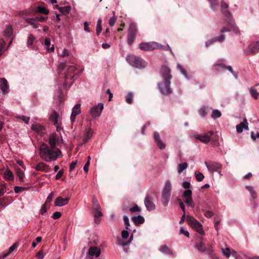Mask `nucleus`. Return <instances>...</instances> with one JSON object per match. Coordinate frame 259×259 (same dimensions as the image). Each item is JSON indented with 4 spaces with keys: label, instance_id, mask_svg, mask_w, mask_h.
<instances>
[{
    "label": "nucleus",
    "instance_id": "nucleus-59",
    "mask_svg": "<svg viewBox=\"0 0 259 259\" xmlns=\"http://www.w3.org/2000/svg\"><path fill=\"white\" fill-rule=\"evenodd\" d=\"M116 18L114 16L111 17L109 20V25L110 26H113L114 25V24L116 22Z\"/></svg>",
    "mask_w": 259,
    "mask_h": 259
},
{
    "label": "nucleus",
    "instance_id": "nucleus-7",
    "mask_svg": "<svg viewBox=\"0 0 259 259\" xmlns=\"http://www.w3.org/2000/svg\"><path fill=\"white\" fill-rule=\"evenodd\" d=\"M187 221L189 224L197 232L200 234H203L204 231L203 230L202 226L201 224L196 220L194 217L188 215L186 218Z\"/></svg>",
    "mask_w": 259,
    "mask_h": 259
},
{
    "label": "nucleus",
    "instance_id": "nucleus-53",
    "mask_svg": "<svg viewBox=\"0 0 259 259\" xmlns=\"http://www.w3.org/2000/svg\"><path fill=\"white\" fill-rule=\"evenodd\" d=\"M26 189V188L23 187L15 186L14 187V191L16 193H19Z\"/></svg>",
    "mask_w": 259,
    "mask_h": 259
},
{
    "label": "nucleus",
    "instance_id": "nucleus-8",
    "mask_svg": "<svg viewBox=\"0 0 259 259\" xmlns=\"http://www.w3.org/2000/svg\"><path fill=\"white\" fill-rule=\"evenodd\" d=\"M213 133L214 132L212 131H209L203 135H194L193 137L201 142L207 144L210 141L211 136Z\"/></svg>",
    "mask_w": 259,
    "mask_h": 259
},
{
    "label": "nucleus",
    "instance_id": "nucleus-52",
    "mask_svg": "<svg viewBox=\"0 0 259 259\" xmlns=\"http://www.w3.org/2000/svg\"><path fill=\"white\" fill-rule=\"evenodd\" d=\"M18 247V243H14L9 249L8 252H7L8 254H10L12 251H13L15 249H16Z\"/></svg>",
    "mask_w": 259,
    "mask_h": 259
},
{
    "label": "nucleus",
    "instance_id": "nucleus-21",
    "mask_svg": "<svg viewBox=\"0 0 259 259\" xmlns=\"http://www.w3.org/2000/svg\"><path fill=\"white\" fill-rule=\"evenodd\" d=\"M195 248L198 250V251L200 252H204L207 250V248L204 244V243L202 241V239H200L197 242L195 245Z\"/></svg>",
    "mask_w": 259,
    "mask_h": 259
},
{
    "label": "nucleus",
    "instance_id": "nucleus-56",
    "mask_svg": "<svg viewBox=\"0 0 259 259\" xmlns=\"http://www.w3.org/2000/svg\"><path fill=\"white\" fill-rule=\"evenodd\" d=\"M64 174V170L63 169H61L60 170L57 175L55 176L56 180H59L60 179L63 175Z\"/></svg>",
    "mask_w": 259,
    "mask_h": 259
},
{
    "label": "nucleus",
    "instance_id": "nucleus-45",
    "mask_svg": "<svg viewBox=\"0 0 259 259\" xmlns=\"http://www.w3.org/2000/svg\"><path fill=\"white\" fill-rule=\"evenodd\" d=\"M185 203L189 207L193 208L194 207V203L192 199V197L186 198L185 200Z\"/></svg>",
    "mask_w": 259,
    "mask_h": 259
},
{
    "label": "nucleus",
    "instance_id": "nucleus-63",
    "mask_svg": "<svg viewBox=\"0 0 259 259\" xmlns=\"http://www.w3.org/2000/svg\"><path fill=\"white\" fill-rule=\"evenodd\" d=\"M129 234L127 230H123L121 233L122 237L126 239L128 237Z\"/></svg>",
    "mask_w": 259,
    "mask_h": 259
},
{
    "label": "nucleus",
    "instance_id": "nucleus-47",
    "mask_svg": "<svg viewBox=\"0 0 259 259\" xmlns=\"http://www.w3.org/2000/svg\"><path fill=\"white\" fill-rule=\"evenodd\" d=\"M35 39V38L32 34H29L28 37L27 46L29 47L31 46Z\"/></svg>",
    "mask_w": 259,
    "mask_h": 259
},
{
    "label": "nucleus",
    "instance_id": "nucleus-37",
    "mask_svg": "<svg viewBox=\"0 0 259 259\" xmlns=\"http://www.w3.org/2000/svg\"><path fill=\"white\" fill-rule=\"evenodd\" d=\"M177 68L180 71V72L182 73V74L184 75V76L187 78V79L189 78V77L188 76L187 71L186 69L180 64H177Z\"/></svg>",
    "mask_w": 259,
    "mask_h": 259
},
{
    "label": "nucleus",
    "instance_id": "nucleus-46",
    "mask_svg": "<svg viewBox=\"0 0 259 259\" xmlns=\"http://www.w3.org/2000/svg\"><path fill=\"white\" fill-rule=\"evenodd\" d=\"M192 192L191 190H185L182 195V197L185 198V199L192 197Z\"/></svg>",
    "mask_w": 259,
    "mask_h": 259
},
{
    "label": "nucleus",
    "instance_id": "nucleus-60",
    "mask_svg": "<svg viewBox=\"0 0 259 259\" xmlns=\"http://www.w3.org/2000/svg\"><path fill=\"white\" fill-rule=\"evenodd\" d=\"M180 234H184L187 237H189V233L188 231L185 230L182 227L181 228L180 230Z\"/></svg>",
    "mask_w": 259,
    "mask_h": 259
},
{
    "label": "nucleus",
    "instance_id": "nucleus-25",
    "mask_svg": "<svg viewBox=\"0 0 259 259\" xmlns=\"http://www.w3.org/2000/svg\"><path fill=\"white\" fill-rule=\"evenodd\" d=\"M4 177L6 180L13 181L14 180V175L10 169H7L4 172Z\"/></svg>",
    "mask_w": 259,
    "mask_h": 259
},
{
    "label": "nucleus",
    "instance_id": "nucleus-18",
    "mask_svg": "<svg viewBox=\"0 0 259 259\" xmlns=\"http://www.w3.org/2000/svg\"><path fill=\"white\" fill-rule=\"evenodd\" d=\"M69 200V198L68 197L63 198L60 196H58L55 201V205L59 207L63 206L68 204Z\"/></svg>",
    "mask_w": 259,
    "mask_h": 259
},
{
    "label": "nucleus",
    "instance_id": "nucleus-6",
    "mask_svg": "<svg viewBox=\"0 0 259 259\" xmlns=\"http://www.w3.org/2000/svg\"><path fill=\"white\" fill-rule=\"evenodd\" d=\"M138 29L135 24H131L128 27L127 31V42L129 46H131L135 41Z\"/></svg>",
    "mask_w": 259,
    "mask_h": 259
},
{
    "label": "nucleus",
    "instance_id": "nucleus-50",
    "mask_svg": "<svg viewBox=\"0 0 259 259\" xmlns=\"http://www.w3.org/2000/svg\"><path fill=\"white\" fill-rule=\"evenodd\" d=\"M223 254L226 257L229 258L230 256V250L229 248H226L222 250Z\"/></svg>",
    "mask_w": 259,
    "mask_h": 259
},
{
    "label": "nucleus",
    "instance_id": "nucleus-38",
    "mask_svg": "<svg viewBox=\"0 0 259 259\" xmlns=\"http://www.w3.org/2000/svg\"><path fill=\"white\" fill-rule=\"evenodd\" d=\"M59 11L62 13L64 15H67L69 13L71 8L70 7L67 6V7H60L59 9Z\"/></svg>",
    "mask_w": 259,
    "mask_h": 259
},
{
    "label": "nucleus",
    "instance_id": "nucleus-19",
    "mask_svg": "<svg viewBox=\"0 0 259 259\" xmlns=\"http://www.w3.org/2000/svg\"><path fill=\"white\" fill-rule=\"evenodd\" d=\"M236 127L237 132L239 133H242L243 129L248 130V123L246 118H244L243 122L237 124Z\"/></svg>",
    "mask_w": 259,
    "mask_h": 259
},
{
    "label": "nucleus",
    "instance_id": "nucleus-23",
    "mask_svg": "<svg viewBox=\"0 0 259 259\" xmlns=\"http://www.w3.org/2000/svg\"><path fill=\"white\" fill-rule=\"evenodd\" d=\"M225 39V36L223 34H221L220 36L218 37H215L212 38L211 39L209 40L208 41L206 42V46L208 47L210 44H211L212 42L218 41L220 42L223 41Z\"/></svg>",
    "mask_w": 259,
    "mask_h": 259
},
{
    "label": "nucleus",
    "instance_id": "nucleus-64",
    "mask_svg": "<svg viewBox=\"0 0 259 259\" xmlns=\"http://www.w3.org/2000/svg\"><path fill=\"white\" fill-rule=\"evenodd\" d=\"M76 164H77L76 161H73L70 164V166H69L70 171H72L75 168V167L76 165Z\"/></svg>",
    "mask_w": 259,
    "mask_h": 259
},
{
    "label": "nucleus",
    "instance_id": "nucleus-22",
    "mask_svg": "<svg viewBox=\"0 0 259 259\" xmlns=\"http://www.w3.org/2000/svg\"><path fill=\"white\" fill-rule=\"evenodd\" d=\"M36 170L42 171L44 172H49L50 171L49 167L44 162H39L35 167Z\"/></svg>",
    "mask_w": 259,
    "mask_h": 259
},
{
    "label": "nucleus",
    "instance_id": "nucleus-51",
    "mask_svg": "<svg viewBox=\"0 0 259 259\" xmlns=\"http://www.w3.org/2000/svg\"><path fill=\"white\" fill-rule=\"evenodd\" d=\"M59 56H61V57H65L68 56L69 52L67 49H64L61 50V52L59 53Z\"/></svg>",
    "mask_w": 259,
    "mask_h": 259
},
{
    "label": "nucleus",
    "instance_id": "nucleus-24",
    "mask_svg": "<svg viewBox=\"0 0 259 259\" xmlns=\"http://www.w3.org/2000/svg\"><path fill=\"white\" fill-rule=\"evenodd\" d=\"M221 8L222 10H223L224 9L226 10V11L225 12H224L223 13L224 14V15L227 18L229 19L231 17V15L230 13L229 12V11L227 10V9L228 8V5L224 1H222L221 2Z\"/></svg>",
    "mask_w": 259,
    "mask_h": 259
},
{
    "label": "nucleus",
    "instance_id": "nucleus-5",
    "mask_svg": "<svg viewBox=\"0 0 259 259\" xmlns=\"http://www.w3.org/2000/svg\"><path fill=\"white\" fill-rule=\"evenodd\" d=\"M172 186L169 181L165 183L161 195V202L164 206H166L169 202L171 196Z\"/></svg>",
    "mask_w": 259,
    "mask_h": 259
},
{
    "label": "nucleus",
    "instance_id": "nucleus-34",
    "mask_svg": "<svg viewBox=\"0 0 259 259\" xmlns=\"http://www.w3.org/2000/svg\"><path fill=\"white\" fill-rule=\"evenodd\" d=\"M94 217H95V222L96 224H99L100 222V218L103 215V213L101 211V210H96L94 211Z\"/></svg>",
    "mask_w": 259,
    "mask_h": 259
},
{
    "label": "nucleus",
    "instance_id": "nucleus-39",
    "mask_svg": "<svg viewBox=\"0 0 259 259\" xmlns=\"http://www.w3.org/2000/svg\"><path fill=\"white\" fill-rule=\"evenodd\" d=\"M36 12L39 13H42L44 14L47 15L49 11L48 9H47L45 7H41V6H38L36 8Z\"/></svg>",
    "mask_w": 259,
    "mask_h": 259
},
{
    "label": "nucleus",
    "instance_id": "nucleus-17",
    "mask_svg": "<svg viewBox=\"0 0 259 259\" xmlns=\"http://www.w3.org/2000/svg\"><path fill=\"white\" fill-rule=\"evenodd\" d=\"M61 117L59 113L56 111L54 110L50 115V120L54 125H58L59 123L61 122Z\"/></svg>",
    "mask_w": 259,
    "mask_h": 259
},
{
    "label": "nucleus",
    "instance_id": "nucleus-58",
    "mask_svg": "<svg viewBox=\"0 0 259 259\" xmlns=\"http://www.w3.org/2000/svg\"><path fill=\"white\" fill-rule=\"evenodd\" d=\"M19 118H20L22 120H23L26 124L28 123L30 119L29 117H26L23 115L19 116Z\"/></svg>",
    "mask_w": 259,
    "mask_h": 259
},
{
    "label": "nucleus",
    "instance_id": "nucleus-55",
    "mask_svg": "<svg viewBox=\"0 0 259 259\" xmlns=\"http://www.w3.org/2000/svg\"><path fill=\"white\" fill-rule=\"evenodd\" d=\"M131 212H139L141 209L137 205H135L133 207L130 209Z\"/></svg>",
    "mask_w": 259,
    "mask_h": 259
},
{
    "label": "nucleus",
    "instance_id": "nucleus-16",
    "mask_svg": "<svg viewBox=\"0 0 259 259\" xmlns=\"http://www.w3.org/2000/svg\"><path fill=\"white\" fill-rule=\"evenodd\" d=\"M80 104H77L72 109V113L70 117V120L72 122H74L76 116L80 113Z\"/></svg>",
    "mask_w": 259,
    "mask_h": 259
},
{
    "label": "nucleus",
    "instance_id": "nucleus-29",
    "mask_svg": "<svg viewBox=\"0 0 259 259\" xmlns=\"http://www.w3.org/2000/svg\"><path fill=\"white\" fill-rule=\"evenodd\" d=\"M13 32L12 26L11 25H8L7 26L4 32V34L6 37L11 36Z\"/></svg>",
    "mask_w": 259,
    "mask_h": 259
},
{
    "label": "nucleus",
    "instance_id": "nucleus-32",
    "mask_svg": "<svg viewBox=\"0 0 259 259\" xmlns=\"http://www.w3.org/2000/svg\"><path fill=\"white\" fill-rule=\"evenodd\" d=\"M25 21L31 25L33 28H36L38 27L39 24L36 23L34 18H25Z\"/></svg>",
    "mask_w": 259,
    "mask_h": 259
},
{
    "label": "nucleus",
    "instance_id": "nucleus-49",
    "mask_svg": "<svg viewBox=\"0 0 259 259\" xmlns=\"http://www.w3.org/2000/svg\"><path fill=\"white\" fill-rule=\"evenodd\" d=\"M93 209L94 211L101 210V207L98 204L97 200H96V202H94V204H93Z\"/></svg>",
    "mask_w": 259,
    "mask_h": 259
},
{
    "label": "nucleus",
    "instance_id": "nucleus-3",
    "mask_svg": "<svg viewBox=\"0 0 259 259\" xmlns=\"http://www.w3.org/2000/svg\"><path fill=\"white\" fill-rule=\"evenodd\" d=\"M139 48L141 50L145 51H150L155 49H161L164 50H169L171 52V50L168 45L164 46L154 41L141 43L139 44Z\"/></svg>",
    "mask_w": 259,
    "mask_h": 259
},
{
    "label": "nucleus",
    "instance_id": "nucleus-28",
    "mask_svg": "<svg viewBox=\"0 0 259 259\" xmlns=\"http://www.w3.org/2000/svg\"><path fill=\"white\" fill-rule=\"evenodd\" d=\"M45 45L46 46V50L48 52H53L54 51V45H52V47L50 48L51 46V41L49 38H46L45 39Z\"/></svg>",
    "mask_w": 259,
    "mask_h": 259
},
{
    "label": "nucleus",
    "instance_id": "nucleus-31",
    "mask_svg": "<svg viewBox=\"0 0 259 259\" xmlns=\"http://www.w3.org/2000/svg\"><path fill=\"white\" fill-rule=\"evenodd\" d=\"M93 132L91 128H89L86 131L85 136L83 139V141L84 143H87L89 139H90L93 136Z\"/></svg>",
    "mask_w": 259,
    "mask_h": 259
},
{
    "label": "nucleus",
    "instance_id": "nucleus-20",
    "mask_svg": "<svg viewBox=\"0 0 259 259\" xmlns=\"http://www.w3.org/2000/svg\"><path fill=\"white\" fill-rule=\"evenodd\" d=\"M0 89L4 94H7L9 92L8 82L4 78H0Z\"/></svg>",
    "mask_w": 259,
    "mask_h": 259
},
{
    "label": "nucleus",
    "instance_id": "nucleus-62",
    "mask_svg": "<svg viewBox=\"0 0 259 259\" xmlns=\"http://www.w3.org/2000/svg\"><path fill=\"white\" fill-rule=\"evenodd\" d=\"M36 21H39V22H44L46 21L47 19V17H35L34 18Z\"/></svg>",
    "mask_w": 259,
    "mask_h": 259
},
{
    "label": "nucleus",
    "instance_id": "nucleus-33",
    "mask_svg": "<svg viewBox=\"0 0 259 259\" xmlns=\"http://www.w3.org/2000/svg\"><path fill=\"white\" fill-rule=\"evenodd\" d=\"M31 128L37 133H42L44 130V126L36 123L32 124Z\"/></svg>",
    "mask_w": 259,
    "mask_h": 259
},
{
    "label": "nucleus",
    "instance_id": "nucleus-13",
    "mask_svg": "<svg viewBox=\"0 0 259 259\" xmlns=\"http://www.w3.org/2000/svg\"><path fill=\"white\" fill-rule=\"evenodd\" d=\"M144 204L146 208L149 210H153L155 209V205L152 201V198L149 195H147L144 200Z\"/></svg>",
    "mask_w": 259,
    "mask_h": 259
},
{
    "label": "nucleus",
    "instance_id": "nucleus-30",
    "mask_svg": "<svg viewBox=\"0 0 259 259\" xmlns=\"http://www.w3.org/2000/svg\"><path fill=\"white\" fill-rule=\"evenodd\" d=\"M132 220L136 225L142 224L145 221L144 218L140 215L133 217Z\"/></svg>",
    "mask_w": 259,
    "mask_h": 259
},
{
    "label": "nucleus",
    "instance_id": "nucleus-26",
    "mask_svg": "<svg viewBox=\"0 0 259 259\" xmlns=\"http://www.w3.org/2000/svg\"><path fill=\"white\" fill-rule=\"evenodd\" d=\"M16 174L19 178L20 182H24L25 181V177L24 171L20 168H16Z\"/></svg>",
    "mask_w": 259,
    "mask_h": 259
},
{
    "label": "nucleus",
    "instance_id": "nucleus-4",
    "mask_svg": "<svg viewBox=\"0 0 259 259\" xmlns=\"http://www.w3.org/2000/svg\"><path fill=\"white\" fill-rule=\"evenodd\" d=\"M126 60L130 65L139 69H143L147 66V63L143 59L135 55L127 56Z\"/></svg>",
    "mask_w": 259,
    "mask_h": 259
},
{
    "label": "nucleus",
    "instance_id": "nucleus-57",
    "mask_svg": "<svg viewBox=\"0 0 259 259\" xmlns=\"http://www.w3.org/2000/svg\"><path fill=\"white\" fill-rule=\"evenodd\" d=\"M212 8H214L218 6L217 0H208Z\"/></svg>",
    "mask_w": 259,
    "mask_h": 259
},
{
    "label": "nucleus",
    "instance_id": "nucleus-44",
    "mask_svg": "<svg viewBox=\"0 0 259 259\" xmlns=\"http://www.w3.org/2000/svg\"><path fill=\"white\" fill-rule=\"evenodd\" d=\"M195 175L196 180L198 182L202 181L204 178V175L201 172H200L198 171L195 172Z\"/></svg>",
    "mask_w": 259,
    "mask_h": 259
},
{
    "label": "nucleus",
    "instance_id": "nucleus-41",
    "mask_svg": "<svg viewBox=\"0 0 259 259\" xmlns=\"http://www.w3.org/2000/svg\"><path fill=\"white\" fill-rule=\"evenodd\" d=\"M76 69V66H74V65H72V66H70L68 68V73H72ZM65 80L66 81L67 80V79H68L69 78V75L68 74H66L65 75Z\"/></svg>",
    "mask_w": 259,
    "mask_h": 259
},
{
    "label": "nucleus",
    "instance_id": "nucleus-42",
    "mask_svg": "<svg viewBox=\"0 0 259 259\" xmlns=\"http://www.w3.org/2000/svg\"><path fill=\"white\" fill-rule=\"evenodd\" d=\"M102 20L101 19H99L97 21V24L96 26V32L97 35H99V34L101 33L102 31Z\"/></svg>",
    "mask_w": 259,
    "mask_h": 259
},
{
    "label": "nucleus",
    "instance_id": "nucleus-9",
    "mask_svg": "<svg viewBox=\"0 0 259 259\" xmlns=\"http://www.w3.org/2000/svg\"><path fill=\"white\" fill-rule=\"evenodd\" d=\"M259 52V42H254L251 43L244 51L246 55L257 53Z\"/></svg>",
    "mask_w": 259,
    "mask_h": 259
},
{
    "label": "nucleus",
    "instance_id": "nucleus-54",
    "mask_svg": "<svg viewBox=\"0 0 259 259\" xmlns=\"http://www.w3.org/2000/svg\"><path fill=\"white\" fill-rule=\"evenodd\" d=\"M123 220L125 225V229L128 230V227L130 226V222L128 217L126 215L123 216Z\"/></svg>",
    "mask_w": 259,
    "mask_h": 259
},
{
    "label": "nucleus",
    "instance_id": "nucleus-11",
    "mask_svg": "<svg viewBox=\"0 0 259 259\" xmlns=\"http://www.w3.org/2000/svg\"><path fill=\"white\" fill-rule=\"evenodd\" d=\"M205 164L209 171L211 172L217 171L220 175H221V169L222 167V164L217 162H210L208 163L205 162Z\"/></svg>",
    "mask_w": 259,
    "mask_h": 259
},
{
    "label": "nucleus",
    "instance_id": "nucleus-14",
    "mask_svg": "<svg viewBox=\"0 0 259 259\" xmlns=\"http://www.w3.org/2000/svg\"><path fill=\"white\" fill-rule=\"evenodd\" d=\"M59 142V138L55 134H53L50 136L49 138V144L51 148L58 149L56 146Z\"/></svg>",
    "mask_w": 259,
    "mask_h": 259
},
{
    "label": "nucleus",
    "instance_id": "nucleus-27",
    "mask_svg": "<svg viewBox=\"0 0 259 259\" xmlns=\"http://www.w3.org/2000/svg\"><path fill=\"white\" fill-rule=\"evenodd\" d=\"M159 250L163 253H165L170 255H173L172 252L166 245H163L161 246L159 248Z\"/></svg>",
    "mask_w": 259,
    "mask_h": 259
},
{
    "label": "nucleus",
    "instance_id": "nucleus-10",
    "mask_svg": "<svg viewBox=\"0 0 259 259\" xmlns=\"http://www.w3.org/2000/svg\"><path fill=\"white\" fill-rule=\"evenodd\" d=\"M100 254L101 250L99 247L91 246L89 249L87 257L88 259H93L94 256L96 257H98L100 256Z\"/></svg>",
    "mask_w": 259,
    "mask_h": 259
},
{
    "label": "nucleus",
    "instance_id": "nucleus-2",
    "mask_svg": "<svg viewBox=\"0 0 259 259\" xmlns=\"http://www.w3.org/2000/svg\"><path fill=\"white\" fill-rule=\"evenodd\" d=\"M161 75L164 81L158 84V88L162 95L167 96L172 93V90L170 87V80L171 78L170 70L166 66L162 67Z\"/></svg>",
    "mask_w": 259,
    "mask_h": 259
},
{
    "label": "nucleus",
    "instance_id": "nucleus-40",
    "mask_svg": "<svg viewBox=\"0 0 259 259\" xmlns=\"http://www.w3.org/2000/svg\"><path fill=\"white\" fill-rule=\"evenodd\" d=\"M246 189L249 191L251 197L253 199H255L257 197V194L255 191L253 190L252 187L250 186H246L245 187Z\"/></svg>",
    "mask_w": 259,
    "mask_h": 259
},
{
    "label": "nucleus",
    "instance_id": "nucleus-43",
    "mask_svg": "<svg viewBox=\"0 0 259 259\" xmlns=\"http://www.w3.org/2000/svg\"><path fill=\"white\" fill-rule=\"evenodd\" d=\"M221 112L219 110H213L211 114V117L213 119H216L221 117Z\"/></svg>",
    "mask_w": 259,
    "mask_h": 259
},
{
    "label": "nucleus",
    "instance_id": "nucleus-15",
    "mask_svg": "<svg viewBox=\"0 0 259 259\" xmlns=\"http://www.w3.org/2000/svg\"><path fill=\"white\" fill-rule=\"evenodd\" d=\"M153 137L155 143L160 150H163L165 148V145L163 143L160 138L159 134L158 132L153 133Z\"/></svg>",
    "mask_w": 259,
    "mask_h": 259
},
{
    "label": "nucleus",
    "instance_id": "nucleus-12",
    "mask_svg": "<svg viewBox=\"0 0 259 259\" xmlns=\"http://www.w3.org/2000/svg\"><path fill=\"white\" fill-rule=\"evenodd\" d=\"M103 109V104L100 103L97 106H95L91 109V114L93 117L98 116L101 114Z\"/></svg>",
    "mask_w": 259,
    "mask_h": 259
},
{
    "label": "nucleus",
    "instance_id": "nucleus-61",
    "mask_svg": "<svg viewBox=\"0 0 259 259\" xmlns=\"http://www.w3.org/2000/svg\"><path fill=\"white\" fill-rule=\"evenodd\" d=\"M53 192H51L49 195V196H48L47 198V200L46 201V202L45 203L47 204L48 203H50L52 201V199H53Z\"/></svg>",
    "mask_w": 259,
    "mask_h": 259
},
{
    "label": "nucleus",
    "instance_id": "nucleus-1",
    "mask_svg": "<svg viewBox=\"0 0 259 259\" xmlns=\"http://www.w3.org/2000/svg\"><path fill=\"white\" fill-rule=\"evenodd\" d=\"M39 156L46 162H52L56 160L62 156L59 149H54L49 147L45 143L41 144L39 147Z\"/></svg>",
    "mask_w": 259,
    "mask_h": 259
},
{
    "label": "nucleus",
    "instance_id": "nucleus-35",
    "mask_svg": "<svg viewBox=\"0 0 259 259\" xmlns=\"http://www.w3.org/2000/svg\"><path fill=\"white\" fill-rule=\"evenodd\" d=\"M188 167V164L186 162L179 163L178 165V172L181 174L184 170L186 169Z\"/></svg>",
    "mask_w": 259,
    "mask_h": 259
},
{
    "label": "nucleus",
    "instance_id": "nucleus-48",
    "mask_svg": "<svg viewBox=\"0 0 259 259\" xmlns=\"http://www.w3.org/2000/svg\"><path fill=\"white\" fill-rule=\"evenodd\" d=\"M133 95L132 93L130 92L126 96V102L128 104H132L133 103Z\"/></svg>",
    "mask_w": 259,
    "mask_h": 259
},
{
    "label": "nucleus",
    "instance_id": "nucleus-36",
    "mask_svg": "<svg viewBox=\"0 0 259 259\" xmlns=\"http://www.w3.org/2000/svg\"><path fill=\"white\" fill-rule=\"evenodd\" d=\"M249 92L251 96L254 99H257L259 98V93L255 88H250L249 89Z\"/></svg>",
    "mask_w": 259,
    "mask_h": 259
}]
</instances>
